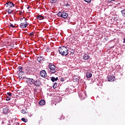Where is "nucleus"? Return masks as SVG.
Returning a JSON list of instances; mask_svg holds the SVG:
<instances>
[{"label": "nucleus", "instance_id": "f257e3e1", "mask_svg": "<svg viewBox=\"0 0 125 125\" xmlns=\"http://www.w3.org/2000/svg\"><path fill=\"white\" fill-rule=\"evenodd\" d=\"M25 80H26L27 83H28L29 84H34V85H36V86H40V85H41V82H40V80H36L35 81L33 79L30 78H25Z\"/></svg>", "mask_w": 125, "mask_h": 125}, {"label": "nucleus", "instance_id": "f03ea898", "mask_svg": "<svg viewBox=\"0 0 125 125\" xmlns=\"http://www.w3.org/2000/svg\"><path fill=\"white\" fill-rule=\"evenodd\" d=\"M68 51H69V50L67 47L62 46V47H59V53L62 56H66V55H68Z\"/></svg>", "mask_w": 125, "mask_h": 125}, {"label": "nucleus", "instance_id": "7ed1b4c3", "mask_svg": "<svg viewBox=\"0 0 125 125\" xmlns=\"http://www.w3.org/2000/svg\"><path fill=\"white\" fill-rule=\"evenodd\" d=\"M58 16H59V17H62V18H63L64 19H66V18L68 17V14L65 12H60L58 13Z\"/></svg>", "mask_w": 125, "mask_h": 125}, {"label": "nucleus", "instance_id": "20e7f679", "mask_svg": "<svg viewBox=\"0 0 125 125\" xmlns=\"http://www.w3.org/2000/svg\"><path fill=\"white\" fill-rule=\"evenodd\" d=\"M49 69H50L49 73H51V74H54L56 72V70L55 69H56V67L54 64L49 65Z\"/></svg>", "mask_w": 125, "mask_h": 125}, {"label": "nucleus", "instance_id": "39448f33", "mask_svg": "<svg viewBox=\"0 0 125 125\" xmlns=\"http://www.w3.org/2000/svg\"><path fill=\"white\" fill-rule=\"evenodd\" d=\"M25 72H21L19 73V78L20 80H26V77L23 76V75H24Z\"/></svg>", "mask_w": 125, "mask_h": 125}, {"label": "nucleus", "instance_id": "423d86ee", "mask_svg": "<svg viewBox=\"0 0 125 125\" xmlns=\"http://www.w3.org/2000/svg\"><path fill=\"white\" fill-rule=\"evenodd\" d=\"M5 6H6L7 7H9L10 8H11V7H14V3H13V2H11V1H9L8 2H7L5 4Z\"/></svg>", "mask_w": 125, "mask_h": 125}, {"label": "nucleus", "instance_id": "0eeeda50", "mask_svg": "<svg viewBox=\"0 0 125 125\" xmlns=\"http://www.w3.org/2000/svg\"><path fill=\"white\" fill-rule=\"evenodd\" d=\"M24 21H25L24 23H21V28L22 29H24V28H26L27 26H28V24H27V20L26 19H24Z\"/></svg>", "mask_w": 125, "mask_h": 125}, {"label": "nucleus", "instance_id": "6e6552de", "mask_svg": "<svg viewBox=\"0 0 125 125\" xmlns=\"http://www.w3.org/2000/svg\"><path fill=\"white\" fill-rule=\"evenodd\" d=\"M40 76L42 77V78H45L46 77V72L45 70H42L40 72Z\"/></svg>", "mask_w": 125, "mask_h": 125}, {"label": "nucleus", "instance_id": "1a4fd4ad", "mask_svg": "<svg viewBox=\"0 0 125 125\" xmlns=\"http://www.w3.org/2000/svg\"><path fill=\"white\" fill-rule=\"evenodd\" d=\"M107 80L109 82H113V81H115V77L113 76H108Z\"/></svg>", "mask_w": 125, "mask_h": 125}, {"label": "nucleus", "instance_id": "9d476101", "mask_svg": "<svg viewBox=\"0 0 125 125\" xmlns=\"http://www.w3.org/2000/svg\"><path fill=\"white\" fill-rule=\"evenodd\" d=\"M81 96L82 99H84L86 97V93L85 92L82 91L80 92Z\"/></svg>", "mask_w": 125, "mask_h": 125}, {"label": "nucleus", "instance_id": "9b49d317", "mask_svg": "<svg viewBox=\"0 0 125 125\" xmlns=\"http://www.w3.org/2000/svg\"><path fill=\"white\" fill-rule=\"evenodd\" d=\"M90 56H89V55L87 54H85L83 56V59H84V60H88V59H90Z\"/></svg>", "mask_w": 125, "mask_h": 125}, {"label": "nucleus", "instance_id": "f8f14e48", "mask_svg": "<svg viewBox=\"0 0 125 125\" xmlns=\"http://www.w3.org/2000/svg\"><path fill=\"white\" fill-rule=\"evenodd\" d=\"M27 70L29 73H33V72H35V68H34V67H27Z\"/></svg>", "mask_w": 125, "mask_h": 125}, {"label": "nucleus", "instance_id": "ddd939ff", "mask_svg": "<svg viewBox=\"0 0 125 125\" xmlns=\"http://www.w3.org/2000/svg\"><path fill=\"white\" fill-rule=\"evenodd\" d=\"M37 60L38 61V62H39V63H42V62H43V57H39L37 59Z\"/></svg>", "mask_w": 125, "mask_h": 125}, {"label": "nucleus", "instance_id": "4468645a", "mask_svg": "<svg viewBox=\"0 0 125 125\" xmlns=\"http://www.w3.org/2000/svg\"><path fill=\"white\" fill-rule=\"evenodd\" d=\"M45 104V101L44 100H41L39 101V105L41 106H43Z\"/></svg>", "mask_w": 125, "mask_h": 125}, {"label": "nucleus", "instance_id": "2eb2a0df", "mask_svg": "<svg viewBox=\"0 0 125 125\" xmlns=\"http://www.w3.org/2000/svg\"><path fill=\"white\" fill-rule=\"evenodd\" d=\"M92 77V74L90 72H87L86 73V78H87L88 79H90Z\"/></svg>", "mask_w": 125, "mask_h": 125}, {"label": "nucleus", "instance_id": "dca6fc26", "mask_svg": "<svg viewBox=\"0 0 125 125\" xmlns=\"http://www.w3.org/2000/svg\"><path fill=\"white\" fill-rule=\"evenodd\" d=\"M58 80V77H57L55 78V77H52L51 78V81H52V82H53V83H54V82H56Z\"/></svg>", "mask_w": 125, "mask_h": 125}, {"label": "nucleus", "instance_id": "f3484780", "mask_svg": "<svg viewBox=\"0 0 125 125\" xmlns=\"http://www.w3.org/2000/svg\"><path fill=\"white\" fill-rule=\"evenodd\" d=\"M3 112L4 113V114H7L8 112V109H7V108H5L3 109Z\"/></svg>", "mask_w": 125, "mask_h": 125}, {"label": "nucleus", "instance_id": "a211bd4d", "mask_svg": "<svg viewBox=\"0 0 125 125\" xmlns=\"http://www.w3.org/2000/svg\"><path fill=\"white\" fill-rule=\"evenodd\" d=\"M38 19H39V20H43V19L44 18V17L42 15H40L38 17Z\"/></svg>", "mask_w": 125, "mask_h": 125}, {"label": "nucleus", "instance_id": "6ab92c4d", "mask_svg": "<svg viewBox=\"0 0 125 125\" xmlns=\"http://www.w3.org/2000/svg\"><path fill=\"white\" fill-rule=\"evenodd\" d=\"M22 70H23V67H22V66H19L18 70L19 71L20 73H21V72H23V71H22Z\"/></svg>", "mask_w": 125, "mask_h": 125}, {"label": "nucleus", "instance_id": "aec40b11", "mask_svg": "<svg viewBox=\"0 0 125 125\" xmlns=\"http://www.w3.org/2000/svg\"><path fill=\"white\" fill-rule=\"evenodd\" d=\"M121 13H122L123 16H124V17L125 16V9H124L121 11Z\"/></svg>", "mask_w": 125, "mask_h": 125}, {"label": "nucleus", "instance_id": "412c9836", "mask_svg": "<svg viewBox=\"0 0 125 125\" xmlns=\"http://www.w3.org/2000/svg\"><path fill=\"white\" fill-rule=\"evenodd\" d=\"M51 3H56L57 2V0H50Z\"/></svg>", "mask_w": 125, "mask_h": 125}, {"label": "nucleus", "instance_id": "4be33fe9", "mask_svg": "<svg viewBox=\"0 0 125 125\" xmlns=\"http://www.w3.org/2000/svg\"><path fill=\"white\" fill-rule=\"evenodd\" d=\"M21 121L22 122H23L24 123H27V122H28V120H27L24 118H21Z\"/></svg>", "mask_w": 125, "mask_h": 125}, {"label": "nucleus", "instance_id": "5701e85b", "mask_svg": "<svg viewBox=\"0 0 125 125\" xmlns=\"http://www.w3.org/2000/svg\"><path fill=\"white\" fill-rule=\"evenodd\" d=\"M13 11H11V10H10V9H8V13L9 14H11V13H12Z\"/></svg>", "mask_w": 125, "mask_h": 125}, {"label": "nucleus", "instance_id": "b1692460", "mask_svg": "<svg viewBox=\"0 0 125 125\" xmlns=\"http://www.w3.org/2000/svg\"><path fill=\"white\" fill-rule=\"evenodd\" d=\"M56 86H57V83H54L53 88H56Z\"/></svg>", "mask_w": 125, "mask_h": 125}, {"label": "nucleus", "instance_id": "393cba45", "mask_svg": "<svg viewBox=\"0 0 125 125\" xmlns=\"http://www.w3.org/2000/svg\"><path fill=\"white\" fill-rule=\"evenodd\" d=\"M84 1L87 2L88 3H90L91 2V0H84Z\"/></svg>", "mask_w": 125, "mask_h": 125}, {"label": "nucleus", "instance_id": "a878e982", "mask_svg": "<svg viewBox=\"0 0 125 125\" xmlns=\"http://www.w3.org/2000/svg\"><path fill=\"white\" fill-rule=\"evenodd\" d=\"M6 100L7 101H9V100H10V97H8L7 96V97L6 98Z\"/></svg>", "mask_w": 125, "mask_h": 125}, {"label": "nucleus", "instance_id": "bb28decb", "mask_svg": "<svg viewBox=\"0 0 125 125\" xmlns=\"http://www.w3.org/2000/svg\"><path fill=\"white\" fill-rule=\"evenodd\" d=\"M7 96H8L9 97H10V96H11V95H12V94H11V93L10 92H8L7 93Z\"/></svg>", "mask_w": 125, "mask_h": 125}, {"label": "nucleus", "instance_id": "cd10ccee", "mask_svg": "<svg viewBox=\"0 0 125 125\" xmlns=\"http://www.w3.org/2000/svg\"><path fill=\"white\" fill-rule=\"evenodd\" d=\"M21 113H22V114H25V113H26V111H25V110L22 109L21 110Z\"/></svg>", "mask_w": 125, "mask_h": 125}, {"label": "nucleus", "instance_id": "c85d7f7f", "mask_svg": "<svg viewBox=\"0 0 125 125\" xmlns=\"http://www.w3.org/2000/svg\"><path fill=\"white\" fill-rule=\"evenodd\" d=\"M10 27H12V28H15V25H14L13 24H12L11 23L10 24Z\"/></svg>", "mask_w": 125, "mask_h": 125}, {"label": "nucleus", "instance_id": "c756f323", "mask_svg": "<svg viewBox=\"0 0 125 125\" xmlns=\"http://www.w3.org/2000/svg\"><path fill=\"white\" fill-rule=\"evenodd\" d=\"M29 36H34V32H31L29 34Z\"/></svg>", "mask_w": 125, "mask_h": 125}, {"label": "nucleus", "instance_id": "7c9ffc66", "mask_svg": "<svg viewBox=\"0 0 125 125\" xmlns=\"http://www.w3.org/2000/svg\"><path fill=\"white\" fill-rule=\"evenodd\" d=\"M112 1H115V0H108L109 2H112Z\"/></svg>", "mask_w": 125, "mask_h": 125}, {"label": "nucleus", "instance_id": "2f4dec72", "mask_svg": "<svg viewBox=\"0 0 125 125\" xmlns=\"http://www.w3.org/2000/svg\"><path fill=\"white\" fill-rule=\"evenodd\" d=\"M61 82H64V78H61Z\"/></svg>", "mask_w": 125, "mask_h": 125}, {"label": "nucleus", "instance_id": "473e14b6", "mask_svg": "<svg viewBox=\"0 0 125 125\" xmlns=\"http://www.w3.org/2000/svg\"><path fill=\"white\" fill-rule=\"evenodd\" d=\"M30 8H31V7H30V6L27 7V9H30Z\"/></svg>", "mask_w": 125, "mask_h": 125}, {"label": "nucleus", "instance_id": "72a5a7b5", "mask_svg": "<svg viewBox=\"0 0 125 125\" xmlns=\"http://www.w3.org/2000/svg\"><path fill=\"white\" fill-rule=\"evenodd\" d=\"M61 101V100L57 101V102H60Z\"/></svg>", "mask_w": 125, "mask_h": 125}, {"label": "nucleus", "instance_id": "f704fd0d", "mask_svg": "<svg viewBox=\"0 0 125 125\" xmlns=\"http://www.w3.org/2000/svg\"><path fill=\"white\" fill-rule=\"evenodd\" d=\"M16 125H19V123H16Z\"/></svg>", "mask_w": 125, "mask_h": 125}, {"label": "nucleus", "instance_id": "c9c22d12", "mask_svg": "<svg viewBox=\"0 0 125 125\" xmlns=\"http://www.w3.org/2000/svg\"><path fill=\"white\" fill-rule=\"evenodd\" d=\"M59 97H58L57 98V99H59Z\"/></svg>", "mask_w": 125, "mask_h": 125}, {"label": "nucleus", "instance_id": "e433bc0d", "mask_svg": "<svg viewBox=\"0 0 125 125\" xmlns=\"http://www.w3.org/2000/svg\"><path fill=\"white\" fill-rule=\"evenodd\" d=\"M34 91H37V90L35 89V90H34Z\"/></svg>", "mask_w": 125, "mask_h": 125}, {"label": "nucleus", "instance_id": "4c0bfd02", "mask_svg": "<svg viewBox=\"0 0 125 125\" xmlns=\"http://www.w3.org/2000/svg\"><path fill=\"white\" fill-rule=\"evenodd\" d=\"M124 24H125V22H124Z\"/></svg>", "mask_w": 125, "mask_h": 125}, {"label": "nucleus", "instance_id": "58836bf2", "mask_svg": "<svg viewBox=\"0 0 125 125\" xmlns=\"http://www.w3.org/2000/svg\"><path fill=\"white\" fill-rule=\"evenodd\" d=\"M79 96H80V94H79Z\"/></svg>", "mask_w": 125, "mask_h": 125}]
</instances>
